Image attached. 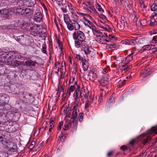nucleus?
Wrapping results in <instances>:
<instances>
[{"label":"nucleus","instance_id":"nucleus-47","mask_svg":"<svg viewBox=\"0 0 157 157\" xmlns=\"http://www.w3.org/2000/svg\"><path fill=\"white\" fill-rule=\"evenodd\" d=\"M15 63L16 65H17L18 66L20 65H21L23 66H25V64L24 62L17 60H16Z\"/></svg>","mask_w":157,"mask_h":157},{"label":"nucleus","instance_id":"nucleus-38","mask_svg":"<svg viewBox=\"0 0 157 157\" xmlns=\"http://www.w3.org/2000/svg\"><path fill=\"white\" fill-rule=\"evenodd\" d=\"M10 53H9L7 55H6V56H4V55H1L0 56V58L2 59V58L3 59H2V60H0V61L2 62H6V60H7L6 59V57L9 55V54Z\"/></svg>","mask_w":157,"mask_h":157},{"label":"nucleus","instance_id":"nucleus-62","mask_svg":"<svg viewBox=\"0 0 157 157\" xmlns=\"http://www.w3.org/2000/svg\"><path fill=\"white\" fill-rule=\"evenodd\" d=\"M86 93H85V94H84V98L85 99H87L89 95V91L87 90L86 89L85 90Z\"/></svg>","mask_w":157,"mask_h":157},{"label":"nucleus","instance_id":"nucleus-31","mask_svg":"<svg viewBox=\"0 0 157 157\" xmlns=\"http://www.w3.org/2000/svg\"><path fill=\"white\" fill-rule=\"evenodd\" d=\"M132 66L131 65H125V67H122V69L123 71H124V72L128 71L129 69L132 68Z\"/></svg>","mask_w":157,"mask_h":157},{"label":"nucleus","instance_id":"nucleus-39","mask_svg":"<svg viewBox=\"0 0 157 157\" xmlns=\"http://www.w3.org/2000/svg\"><path fill=\"white\" fill-rule=\"evenodd\" d=\"M11 142L9 140H7L6 141L4 145V147L6 148L7 149H9L10 148V147H9V146L10 145V144H11Z\"/></svg>","mask_w":157,"mask_h":157},{"label":"nucleus","instance_id":"nucleus-64","mask_svg":"<svg viewBox=\"0 0 157 157\" xmlns=\"http://www.w3.org/2000/svg\"><path fill=\"white\" fill-rule=\"evenodd\" d=\"M103 100V96L102 94H100L99 96V99H98V102H99V103H101V102H102Z\"/></svg>","mask_w":157,"mask_h":157},{"label":"nucleus","instance_id":"nucleus-23","mask_svg":"<svg viewBox=\"0 0 157 157\" xmlns=\"http://www.w3.org/2000/svg\"><path fill=\"white\" fill-rule=\"evenodd\" d=\"M66 135L65 131H63V130H62L61 134L59 136V140L61 142H63L64 141V139L63 137H64V138L65 139L66 137V136H65Z\"/></svg>","mask_w":157,"mask_h":157},{"label":"nucleus","instance_id":"nucleus-20","mask_svg":"<svg viewBox=\"0 0 157 157\" xmlns=\"http://www.w3.org/2000/svg\"><path fill=\"white\" fill-rule=\"evenodd\" d=\"M36 64H37L38 63L36 61H33L31 59H30L25 62V64L29 66H32L35 67L36 66Z\"/></svg>","mask_w":157,"mask_h":157},{"label":"nucleus","instance_id":"nucleus-10","mask_svg":"<svg viewBox=\"0 0 157 157\" xmlns=\"http://www.w3.org/2000/svg\"><path fill=\"white\" fill-rule=\"evenodd\" d=\"M119 45L117 43H109L106 44V48L108 50L111 49L113 50L119 48Z\"/></svg>","mask_w":157,"mask_h":157},{"label":"nucleus","instance_id":"nucleus-46","mask_svg":"<svg viewBox=\"0 0 157 157\" xmlns=\"http://www.w3.org/2000/svg\"><path fill=\"white\" fill-rule=\"evenodd\" d=\"M83 50L86 55L90 54L91 52V51L90 50L89 47L87 46H86V48Z\"/></svg>","mask_w":157,"mask_h":157},{"label":"nucleus","instance_id":"nucleus-40","mask_svg":"<svg viewBox=\"0 0 157 157\" xmlns=\"http://www.w3.org/2000/svg\"><path fill=\"white\" fill-rule=\"evenodd\" d=\"M6 118H13V111H9L6 114L5 113Z\"/></svg>","mask_w":157,"mask_h":157},{"label":"nucleus","instance_id":"nucleus-27","mask_svg":"<svg viewBox=\"0 0 157 157\" xmlns=\"http://www.w3.org/2000/svg\"><path fill=\"white\" fill-rule=\"evenodd\" d=\"M36 0H29L27 5V7H32L36 3Z\"/></svg>","mask_w":157,"mask_h":157},{"label":"nucleus","instance_id":"nucleus-30","mask_svg":"<svg viewBox=\"0 0 157 157\" xmlns=\"http://www.w3.org/2000/svg\"><path fill=\"white\" fill-rule=\"evenodd\" d=\"M75 46L77 48L80 47L81 44L82 42H83L84 41L80 40H79L77 39L75 40Z\"/></svg>","mask_w":157,"mask_h":157},{"label":"nucleus","instance_id":"nucleus-16","mask_svg":"<svg viewBox=\"0 0 157 157\" xmlns=\"http://www.w3.org/2000/svg\"><path fill=\"white\" fill-rule=\"evenodd\" d=\"M128 23L121 22L120 24H117V27L120 30H122L124 28L126 29L128 28Z\"/></svg>","mask_w":157,"mask_h":157},{"label":"nucleus","instance_id":"nucleus-35","mask_svg":"<svg viewBox=\"0 0 157 157\" xmlns=\"http://www.w3.org/2000/svg\"><path fill=\"white\" fill-rule=\"evenodd\" d=\"M56 40H57V43L58 44V47H59L60 48V49H61V51H62L63 49V43L57 37H56Z\"/></svg>","mask_w":157,"mask_h":157},{"label":"nucleus","instance_id":"nucleus-43","mask_svg":"<svg viewBox=\"0 0 157 157\" xmlns=\"http://www.w3.org/2000/svg\"><path fill=\"white\" fill-rule=\"evenodd\" d=\"M47 46L45 43L43 44L42 45V48L41 49L42 52L45 54L47 55L46 51Z\"/></svg>","mask_w":157,"mask_h":157},{"label":"nucleus","instance_id":"nucleus-8","mask_svg":"<svg viewBox=\"0 0 157 157\" xmlns=\"http://www.w3.org/2000/svg\"><path fill=\"white\" fill-rule=\"evenodd\" d=\"M109 78L105 75H103L100 78L99 81L103 86H106L109 84Z\"/></svg>","mask_w":157,"mask_h":157},{"label":"nucleus","instance_id":"nucleus-6","mask_svg":"<svg viewBox=\"0 0 157 157\" xmlns=\"http://www.w3.org/2000/svg\"><path fill=\"white\" fill-rule=\"evenodd\" d=\"M67 28L71 31L74 29L76 30H78L80 28V26L76 21L72 20L67 25Z\"/></svg>","mask_w":157,"mask_h":157},{"label":"nucleus","instance_id":"nucleus-2","mask_svg":"<svg viewBox=\"0 0 157 157\" xmlns=\"http://www.w3.org/2000/svg\"><path fill=\"white\" fill-rule=\"evenodd\" d=\"M62 6L61 7V9L63 12L66 13L67 12L68 10H70L72 14L74 13L73 11L75 10V8L72 6L71 3L67 1H65L62 2Z\"/></svg>","mask_w":157,"mask_h":157},{"label":"nucleus","instance_id":"nucleus-48","mask_svg":"<svg viewBox=\"0 0 157 157\" xmlns=\"http://www.w3.org/2000/svg\"><path fill=\"white\" fill-rule=\"evenodd\" d=\"M125 59H126V60H127L128 62H130V61L132 60L133 59L132 54H130Z\"/></svg>","mask_w":157,"mask_h":157},{"label":"nucleus","instance_id":"nucleus-49","mask_svg":"<svg viewBox=\"0 0 157 157\" xmlns=\"http://www.w3.org/2000/svg\"><path fill=\"white\" fill-rule=\"evenodd\" d=\"M137 44V42L135 40H130L129 44L131 45L135 46V44Z\"/></svg>","mask_w":157,"mask_h":157},{"label":"nucleus","instance_id":"nucleus-42","mask_svg":"<svg viewBox=\"0 0 157 157\" xmlns=\"http://www.w3.org/2000/svg\"><path fill=\"white\" fill-rule=\"evenodd\" d=\"M5 123H6V124H10V125H13V121H10L9 120L7 121H1V120H0V124H4Z\"/></svg>","mask_w":157,"mask_h":157},{"label":"nucleus","instance_id":"nucleus-53","mask_svg":"<svg viewBox=\"0 0 157 157\" xmlns=\"http://www.w3.org/2000/svg\"><path fill=\"white\" fill-rule=\"evenodd\" d=\"M88 23H89V24H87V23H85V25L86 26L88 27L89 28L92 29H94L93 26V23L92 22L90 21Z\"/></svg>","mask_w":157,"mask_h":157},{"label":"nucleus","instance_id":"nucleus-36","mask_svg":"<svg viewBox=\"0 0 157 157\" xmlns=\"http://www.w3.org/2000/svg\"><path fill=\"white\" fill-rule=\"evenodd\" d=\"M129 62H128L127 60H126V59H123L122 60L121 62V65L122 67H125V65H129Z\"/></svg>","mask_w":157,"mask_h":157},{"label":"nucleus","instance_id":"nucleus-57","mask_svg":"<svg viewBox=\"0 0 157 157\" xmlns=\"http://www.w3.org/2000/svg\"><path fill=\"white\" fill-rule=\"evenodd\" d=\"M6 140V139L3 138L2 136H0V142L1 143L4 145L5 144H6L5 142Z\"/></svg>","mask_w":157,"mask_h":157},{"label":"nucleus","instance_id":"nucleus-41","mask_svg":"<svg viewBox=\"0 0 157 157\" xmlns=\"http://www.w3.org/2000/svg\"><path fill=\"white\" fill-rule=\"evenodd\" d=\"M128 3H129V2L128 0H120V4L126 7V5H128Z\"/></svg>","mask_w":157,"mask_h":157},{"label":"nucleus","instance_id":"nucleus-45","mask_svg":"<svg viewBox=\"0 0 157 157\" xmlns=\"http://www.w3.org/2000/svg\"><path fill=\"white\" fill-rule=\"evenodd\" d=\"M151 10L156 11L157 10V5L155 3H153L151 6Z\"/></svg>","mask_w":157,"mask_h":157},{"label":"nucleus","instance_id":"nucleus-51","mask_svg":"<svg viewBox=\"0 0 157 157\" xmlns=\"http://www.w3.org/2000/svg\"><path fill=\"white\" fill-rule=\"evenodd\" d=\"M76 58L78 60H81L82 62H83V61L86 59L83 58L80 55L76 54Z\"/></svg>","mask_w":157,"mask_h":157},{"label":"nucleus","instance_id":"nucleus-61","mask_svg":"<svg viewBox=\"0 0 157 157\" xmlns=\"http://www.w3.org/2000/svg\"><path fill=\"white\" fill-rule=\"evenodd\" d=\"M63 124V121H61L59 122V124L57 128V129L58 130H60L61 129Z\"/></svg>","mask_w":157,"mask_h":157},{"label":"nucleus","instance_id":"nucleus-44","mask_svg":"<svg viewBox=\"0 0 157 157\" xmlns=\"http://www.w3.org/2000/svg\"><path fill=\"white\" fill-rule=\"evenodd\" d=\"M13 118H20L21 116V113L18 112H16L13 111Z\"/></svg>","mask_w":157,"mask_h":157},{"label":"nucleus","instance_id":"nucleus-33","mask_svg":"<svg viewBox=\"0 0 157 157\" xmlns=\"http://www.w3.org/2000/svg\"><path fill=\"white\" fill-rule=\"evenodd\" d=\"M29 0H18V2L21 5L27 7V4Z\"/></svg>","mask_w":157,"mask_h":157},{"label":"nucleus","instance_id":"nucleus-19","mask_svg":"<svg viewBox=\"0 0 157 157\" xmlns=\"http://www.w3.org/2000/svg\"><path fill=\"white\" fill-rule=\"evenodd\" d=\"M69 127H71V124L69 121L68 120L66 121V123L64 124L63 127V131H67L69 129Z\"/></svg>","mask_w":157,"mask_h":157},{"label":"nucleus","instance_id":"nucleus-28","mask_svg":"<svg viewBox=\"0 0 157 157\" xmlns=\"http://www.w3.org/2000/svg\"><path fill=\"white\" fill-rule=\"evenodd\" d=\"M126 6H127L126 9L128 12L131 13V14H132L133 11L134 10V9L133 8L131 5L128 3V5H126Z\"/></svg>","mask_w":157,"mask_h":157},{"label":"nucleus","instance_id":"nucleus-18","mask_svg":"<svg viewBox=\"0 0 157 157\" xmlns=\"http://www.w3.org/2000/svg\"><path fill=\"white\" fill-rule=\"evenodd\" d=\"M34 10L33 9L25 8L24 9V15L26 16H29L32 15L34 12Z\"/></svg>","mask_w":157,"mask_h":157},{"label":"nucleus","instance_id":"nucleus-29","mask_svg":"<svg viewBox=\"0 0 157 157\" xmlns=\"http://www.w3.org/2000/svg\"><path fill=\"white\" fill-rule=\"evenodd\" d=\"M24 9H22L20 7L17 8L16 9V13H18L20 15H24Z\"/></svg>","mask_w":157,"mask_h":157},{"label":"nucleus","instance_id":"nucleus-26","mask_svg":"<svg viewBox=\"0 0 157 157\" xmlns=\"http://www.w3.org/2000/svg\"><path fill=\"white\" fill-rule=\"evenodd\" d=\"M95 6L97 9L98 11L101 13L104 12V10L101 5L98 2H96L95 4Z\"/></svg>","mask_w":157,"mask_h":157},{"label":"nucleus","instance_id":"nucleus-17","mask_svg":"<svg viewBox=\"0 0 157 157\" xmlns=\"http://www.w3.org/2000/svg\"><path fill=\"white\" fill-rule=\"evenodd\" d=\"M78 118H71L69 121L71 124V128L76 129L77 126Z\"/></svg>","mask_w":157,"mask_h":157},{"label":"nucleus","instance_id":"nucleus-56","mask_svg":"<svg viewBox=\"0 0 157 157\" xmlns=\"http://www.w3.org/2000/svg\"><path fill=\"white\" fill-rule=\"evenodd\" d=\"M25 37L21 36V40L20 41V44L21 45H26V44H25L24 43L26 42V41L25 40Z\"/></svg>","mask_w":157,"mask_h":157},{"label":"nucleus","instance_id":"nucleus-24","mask_svg":"<svg viewBox=\"0 0 157 157\" xmlns=\"http://www.w3.org/2000/svg\"><path fill=\"white\" fill-rule=\"evenodd\" d=\"M64 20L65 22L67 25L71 22V21L70 19V17L67 14L64 15Z\"/></svg>","mask_w":157,"mask_h":157},{"label":"nucleus","instance_id":"nucleus-11","mask_svg":"<svg viewBox=\"0 0 157 157\" xmlns=\"http://www.w3.org/2000/svg\"><path fill=\"white\" fill-rule=\"evenodd\" d=\"M43 14L40 12L35 13L34 16L33 21L35 22H40L42 21Z\"/></svg>","mask_w":157,"mask_h":157},{"label":"nucleus","instance_id":"nucleus-59","mask_svg":"<svg viewBox=\"0 0 157 157\" xmlns=\"http://www.w3.org/2000/svg\"><path fill=\"white\" fill-rule=\"evenodd\" d=\"M120 149L123 151H125L128 149L127 147L125 145H122L120 147Z\"/></svg>","mask_w":157,"mask_h":157},{"label":"nucleus","instance_id":"nucleus-25","mask_svg":"<svg viewBox=\"0 0 157 157\" xmlns=\"http://www.w3.org/2000/svg\"><path fill=\"white\" fill-rule=\"evenodd\" d=\"M150 50H151V52L153 53L157 54V45H153L151 44L150 45Z\"/></svg>","mask_w":157,"mask_h":157},{"label":"nucleus","instance_id":"nucleus-50","mask_svg":"<svg viewBox=\"0 0 157 157\" xmlns=\"http://www.w3.org/2000/svg\"><path fill=\"white\" fill-rule=\"evenodd\" d=\"M47 124V122H45L43 123V124L42 125V127H41V128H39V133L40 132V129L42 128H44V131L46 129V128H47V127L46 126H44L46 125Z\"/></svg>","mask_w":157,"mask_h":157},{"label":"nucleus","instance_id":"nucleus-3","mask_svg":"<svg viewBox=\"0 0 157 157\" xmlns=\"http://www.w3.org/2000/svg\"><path fill=\"white\" fill-rule=\"evenodd\" d=\"M83 93H86L85 89L84 87L81 89L80 86H77L75 90V91L73 94L74 99L80 100V99L83 97Z\"/></svg>","mask_w":157,"mask_h":157},{"label":"nucleus","instance_id":"nucleus-58","mask_svg":"<svg viewBox=\"0 0 157 157\" xmlns=\"http://www.w3.org/2000/svg\"><path fill=\"white\" fill-rule=\"evenodd\" d=\"M126 80H124L122 81L118 85V87H121L124 86L126 84Z\"/></svg>","mask_w":157,"mask_h":157},{"label":"nucleus","instance_id":"nucleus-54","mask_svg":"<svg viewBox=\"0 0 157 157\" xmlns=\"http://www.w3.org/2000/svg\"><path fill=\"white\" fill-rule=\"evenodd\" d=\"M150 44L144 46L142 47V49L143 51L150 50Z\"/></svg>","mask_w":157,"mask_h":157},{"label":"nucleus","instance_id":"nucleus-21","mask_svg":"<svg viewBox=\"0 0 157 157\" xmlns=\"http://www.w3.org/2000/svg\"><path fill=\"white\" fill-rule=\"evenodd\" d=\"M82 61V63L83 69L85 71H87L89 66L88 62L86 59Z\"/></svg>","mask_w":157,"mask_h":157},{"label":"nucleus","instance_id":"nucleus-55","mask_svg":"<svg viewBox=\"0 0 157 157\" xmlns=\"http://www.w3.org/2000/svg\"><path fill=\"white\" fill-rule=\"evenodd\" d=\"M91 104L90 101H89L88 100L87 101H86V102L85 103V109L86 110H87L88 108L89 107V106Z\"/></svg>","mask_w":157,"mask_h":157},{"label":"nucleus","instance_id":"nucleus-9","mask_svg":"<svg viewBox=\"0 0 157 157\" xmlns=\"http://www.w3.org/2000/svg\"><path fill=\"white\" fill-rule=\"evenodd\" d=\"M152 133H155V134L157 133V124L155 126L152 127L148 131L147 133H143L140 135V137L143 138L147 136L148 134H151Z\"/></svg>","mask_w":157,"mask_h":157},{"label":"nucleus","instance_id":"nucleus-7","mask_svg":"<svg viewBox=\"0 0 157 157\" xmlns=\"http://www.w3.org/2000/svg\"><path fill=\"white\" fill-rule=\"evenodd\" d=\"M30 34L36 36L38 34L40 33V26L38 25H36L30 28Z\"/></svg>","mask_w":157,"mask_h":157},{"label":"nucleus","instance_id":"nucleus-12","mask_svg":"<svg viewBox=\"0 0 157 157\" xmlns=\"http://www.w3.org/2000/svg\"><path fill=\"white\" fill-rule=\"evenodd\" d=\"M20 23L21 22L19 23V25L21 28L23 29L26 30H28L29 29L30 30L31 27L30 26V24L29 23L25 21H23V22H22L21 23Z\"/></svg>","mask_w":157,"mask_h":157},{"label":"nucleus","instance_id":"nucleus-37","mask_svg":"<svg viewBox=\"0 0 157 157\" xmlns=\"http://www.w3.org/2000/svg\"><path fill=\"white\" fill-rule=\"evenodd\" d=\"M109 42L111 41V40H117V38L115 36L112 34H109Z\"/></svg>","mask_w":157,"mask_h":157},{"label":"nucleus","instance_id":"nucleus-22","mask_svg":"<svg viewBox=\"0 0 157 157\" xmlns=\"http://www.w3.org/2000/svg\"><path fill=\"white\" fill-rule=\"evenodd\" d=\"M75 87L74 86H71L69 87L68 88L67 90H65V92L68 94V95L69 96L71 95V93L74 91L75 90Z\"/></svg>","mask_w":157,"mask_h":157},{"label":"nucleus","instance_id":"nucleus-15","mask_svg":"<svg viewBox=\"0 0 157 157\" xmlns=\"http://www.w3.org/2000/svg\"><path fill=\"white\" fill-rule=\"evenodd\" d=\"M25 40L26 41V42L24 43L26 44V45H31L34 43L33 40L31 37L29 36H27L25 37Z\"/></svg>","mask_w":157,"mask_h":157},{"label":"nucleus","instance_id":"nucleus-13","mask_svg":"<svg viewBox=\"0 0 157 157\" xmlns=\"http://www.w3.org/2000/svg\"><path fill=\"white\" fill-rule=\"evenodd\" d=\"M97 37V40L99 43L101 44H107L106 42H109V40H105V37L102 35H99L96 36Z\"/></svg>","mask_w":157,"mask_h":157},{"label":"nucleus","instance_id":"nucleus-52","mask_svg":"<svg viewBox=\"0 0 157 157\" xmlns=\"http://www.w3.org/2000/svg\"><path fill=\"white\" fill-rule=\"evenodd\" d=\"M68 109V108H67V107H64L63 106L61 110V113H62V114L64 113L65 114L66 113V112L67 111V109Z\"/></svg>","mask_w":157,"mask_h":157},{"label":"nucleus","instance_id":"nucleus-14","mask_svg":"<svg viewBox=\"0 0 157 157\" xmlns=\"http://www.w3.org/2000/svg\"><path fill=\"white\" fill-rule=\"evenodd\" d=\"M88 76L89 77V79L92 81H93L95 80L97 77V75L96 74L92 71H89Z\"/></svg>","mask_w":157,"mask_h":157},{"label":"nucleus","instance_id":"nucleus-63","mask_svg":"<svg viewBox=\"0 0 157 157\" xmlns=\"http://www.w3.org/2000/svg\"><path fill=\"white\" fill-rule=\"evenodd\" d=\"M98 16H99V17L100 18L104 20L107 21H108L107 18L104 14H100Z\"/></svg>","mask_w":157,"mask_h":157},{"label":"nucleus","instance_id":"nucleus-32","mask_svg":"<svg viewBox=\"0 0 157 157\" xmlns=\"http://www.w3.org/2000/svg\"><path fill=\"white\" fill-rule=\"evenodd\" d=\"M151 137L149 136H147L146 138L144 139L142 141V143L143 145H145L148 141L151 140Z\"/></svg>","mask_w":157,"mask_h":157},{"label":"nucleus","instance_id":"nucleus-5","mask_svg":"<svg viewBox=\"0 0 157 157\" xmlns=\"http://www.w3.org/2000/svg\"><path fill=\"white\" fill-rule=\"evenodd\" d=\"M75 31L73 34V39L74 40L78 39L80 41L85 40L86 37L84 33L81 31Z\"/></svg>","mask_w":157,"mask_h":157},{"label":"nucleus","instance_id":"nucleus-34","mask_svg":"<svg viewBox=\"0 0 157 157\" xmlns=\"http://www.w3.org/2000/svg\"><path fill=\"white\" fill-rule=\"evenodd\" d=\"M139 21L140 22V25L142 26H145L148 24L147 20L145 19L141 20Z\"/></svg>","mask_w":157,"mask_h":157},{"label":"nucleus","instance_id":"nucleus-1","mask_svg":"<svg viewBox=\"0 0 157 157\" xmlns=\"http://www.w3.org/2000/svg\"><path fill=\"white\" fill-rule=\"evenodd\" d=\"M16 94L19 95L21 97H23L24 101L26 103H32L34 101V98L31 94H29L24 92H19L18 93H16Z\"/></svg>","mask_w":157,"mask_h":157},{"label":"nucleus","instance_id":"nucleus-60","mask_svg":"<svg viewBox=\"0 0 157 157\" xmlns=\"http://www.w3.org/2000/svg\"><path fill=\"white\" fill-rule=\"evenodd\" d=\"M71 112H72L71 109H70L69 110L68 109V111L66 112V115L65 117V118H70V115L71 114Z\"/></svg>","mask_w":157,"mask_h":157},{"label":"nucleus","instance_id":"nucleus-4","mask_svg":"<svg viewBox=\"0 0 157 157\" xmlns=\"http://www.w3.org/2000/svg\"><path fill=\"white\" fill-rule=\"evenodd\" d=\"M80 100L74 99V101L72 104L73 106L72 113L71 118H77V111L79 108Z\"/></svg>","mask_w":157,"mask_h":157}]
</instances>
